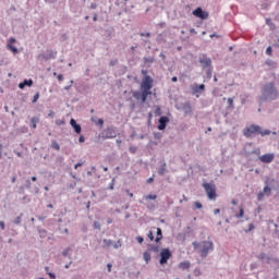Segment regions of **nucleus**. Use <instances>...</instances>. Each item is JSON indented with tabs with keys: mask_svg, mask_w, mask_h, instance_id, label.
Listing matches in <instances>:
<instances>
[{
	"mask_svg": "<svg viewBox=\"0 0 279 279\" xmlns=\"http://www.w3.org/2000/svg\"><path fill=\"white\" fill-rule=\"evenodd\" d=\"M266 53H267V56H272L274 49L271 48V46H268V47H267Z\"/></svg>",
	"mask_w": 279,
	"mask_h": 279,
	"instance_id": "obj_37",
	"label": "nucleus"
},
{
	"mask_svg": "<svg viewBox=\"0 0 279 279\" xmlns=\"http://www.w3.org/2000/svg\"><path fill=\"white\" fill-rule=\"evenodd\" d=\"M179 267L180 269H189L191 267V262H181Z\"/></svg>",
	"mask_w": 279,
	"mask_h": 279,
	"instance_id": "obj_27",
	"label": "nucleus"
},
{
	"mask_svg": "<svg viewBox=\"0 0 279 279\" xmlns=\"http://www.w3.org/2000/svg\"><path fill=\"white\" fill-rule=\"evenodd\" d=\"M114 182H116V179L113 178L109 185V191H114Z\"/></svg>",
	"mask_w": 279,
	"mask_h": 279,
	"instance_id": "obj_45",
	"label": "nucleus"
},
{
	"mask_svg": "<svg viewBox=\"0 0 279 279\" xmlns=\"http://www.w3.org/2000/svg\"><path fill=\"white\" fill-rule=\"evenodd\" d=\"M23 221V214H20V216H17L13 223H15V226H21V222Z\"/></svg>",
	"mask_w": 279,
	"mask_h": 279,
	"instance_id": "obj_29",
	"label": "nucleus"
},
{
	"mask_svg": "<svg viewBox=\"0 0 279 279\" xmlns=\"http://www.w3.org/2000/svg\"><path fill=\"white\" fill-rule=\"evenodd\" d=\"M48 276L50 279H56V274H53V272H48Z\"/></svg>",
	"mask_w": 279,
	"mask_h": 279,
	"instance_id": "obj_62",
	"label": "nucleus"
},
{
	"mask_svg": "<svg viewBox=\"0 0 279 279\" xmlns=\"http://www.w3.org/2000/svg\"><path fill=\"white\" fill-rule=\"evenodd\" d=\"M228 105L232 107L234 105V100L232 98H228Z\"/></svg>",
	"mask_w": 279,
	"mask_h": 279,
	"instance_id": "obj_57",
	"label": "nucleus"
},
{
	"mask_svg": "<svg viewBox=\"0 0 279 279\" xmlns=\"http://www.w3.org/2000/svg\"><path fill=\"white\" fill-rule=\"evenodd\" d=\"M69 252H71V247L65 248V250L62 252V256H69Z\"/></svg>",
	"mask_w": 279,
	"mask_h": 279,
	"instance_id": "obj_48",
	"label": "nucleus"
},
{
	"mask_svg": "<svg viewBox=\"0 0 279 279\" xmlns=\"http://www.w3.org/2000/svg\"><path fill=\"white\" fill-rule=\"evenodd\" d=\"M149 95H151V92L142 89V95H141V101L142 104H145V101H147V97H149Z\"/></svg>",
	"mask_w": 279,
	"mask_h": 279,
	"instance_id": "obj_19",
	"label": "nucleus"
},
{
	"mask_svg": "<svg viewBox=\"0 0 279 279\" xmlns=\"http://www.w3.org/2000/svg\"><path fill=\"white\" fill-rule=\"evenodd\" d=\"M52 149H56L57 151H60V144H58V141L53 140L51 144Z\"/></svg>",
	"mask_w": 279,
	"mask_h": 279,
	"instance_id": "obj_32",
	"label": "nucleus"
},
{
	"mask_svg": "<svg viewBox=\"0 0 279 279\" xmlns=\"http://www.w3.org/2000/svg\"><path fill=\"white\" fill-rule=\"evenodd\" d=\"M198 62H199L202 69L213 68V60L206 53H201L198 56Z\"/></svg>",
	"mask_w": 279,
	"mask_h": 279,
	"instance_id": "obj_5",
	"label": "nucleus"
},
{
	"mask_svg": "<svg viewBox=\"0 0 279 279\" xmlns=\"http://www.w3.org/2000/svg\"><path fill=\"white\" fill-rule=\"evenodd\" d=\"M93 21H94V22H97V21H98L97 13H93Z\"/></svg>",
	"mask_w": 279,
	"mask_h": 279,
	"instance_id": "obj_64",
	"label": "nucleus"
},
{
	"mask_svg": "<svg viewBox=\"0 0 279 279\" xmlns=\"http://www.w3.org/2000/svg\"><path fill=\"white\" fill-rule=\"evenodd\" d=\"M194 206H195V208H197L198 210L202 209V208H204V205H202V203H199V202H194Z\"/></svg>",
	"mask_w": 279,
	"mask_h": 279,
	"instance_id": "obj_40",
	"label": "nucleus"
},
{
	"mask_svg": "<svg viewBox=\"0 0 279 279\" xmlns=\"http://www.w3.org/2000/svg\"><path fill=\"white\" fill-rule=\"evenodd\" d=\"M208 199H217V187L213 183H203Z\"/></svg>",
	"mask_w": 279,
	"mask_h": 279,
	"instance_id": "obj_4",
	"label": "nucleus"
},
{
	"mask_svg": "<svg viewBox=\"0 0 279 279\" xmlns=\"http://www.w3.org/2000/svg\"><path fill=\"white\" fill-rule=\"evenodd\" d=\"M156 175L155 174H153V177H150V178H148L147 179V184H151V182H154V178H155Z\"/></svg>",
	"mask_w": 279,
	"mask_h": 279,
	"instance_id": "obj_56",
	"label": "nucleus"
},
{
	"mask_svg": "<svg viewBox=\"0 0 279 279\" xmlns=\"http://www.w3.org/2000/svg\"><path fill=\"white\" fill-rule=\"evenodd\" d=\"M7 48L12 51V53H14V56H16V53H19V48H16L15 46H13L12 44H8Z\"/></svg>",
	"mask_w": 279,
	"mask_h": 279,
	"instance_id": "obj_26",
	"label": "nucleus"
},
{
	"mask_svg": "<svg viewBox=\"0 0 279 279\" xmlns=\"http://www.w3.org/2000/svg\"><path fill=\"white\" fill-rule=\"evenodd\" d=\"M96 125H99V128H104V119H98V121L96 122Z\"/></svg>",
	"mask_w": 279,
	"mask_h": 279,
	"instance_id": "obj_46",
	"label": "nucleus"
},
{
	"mask_svg": "<svg viewBox=\"0 0 279 279\" xmlns=\"http://www.w3.org/2000/svg\"><path fill=\"white\" fill-rule=\"evenodd\" d=\"M25 86H28V88H32L34 86V80H24L23 82L19 83V88L23 90Z\"/></svg>",
	"mask_w": 279,
	"mask_h": 279,
	"instance_id": "obj_17",
	"label": "nucleus"
},
{
	"mask_svg": "<svg viewBox=\"0 0 279 279\" xmlns=\"http://www.w3.org/2000/svg\"><path fill=\"white\" fill-rule=\"evenodd\" d=\"M24 189H32V181H29V179L26 180V184L24 185Z\"/></svg>",
	"mask_w": 279,
	"mask_h": 279,
	"instance_id": "obj_44",
	"label": "nucleus"
},
{
	"mask_svg": "<svg viewBox=\"0 0 279 279\" xmlns=\"http://www.w3.org/2000/svg\"><path fill=\"white\" fill-rule=\"evenodd\" d=\"M39 119L34 117L31 119V128H33V130H36V124L38 123Z\"/></svg>",
	"mask_w": 279,
	"mask_h": 279,
	"instance_id": "obj_28",
	"label": "nucleus"
},
{
	"mask_svg": "<svg viewBox=\"0 0 279 279\" xmlns=\"http://www.w3.org/2000/svg\"><path fill=\"white\" fill-rule=\"evenodd\" d=\"M146 199H158V195L149 194V195L146 196Z\"/></svg>",
	"mask_w": 279,
	"mask_h": 279,
	"instance_id": "obj_39",
	"label": "nucleus"
},
{
	"mask_svg": "<svg viewBox=\"0 0 279 279\" xmlns=\"http://www.w3.org/2000/svg\"><path fill=\"white\" fill-rule=\"evenodd\" d=\"M193 16H195L196 19H201V21H206V19H208L209 14L208 11H204V9H202L201 7H197L193 12H192Z\"/></svg>",
	"mask_w": 279,
	"mask_h": 279,
	"instance_id": "obj_9",
	"label": "nucleus"
},
{
	"mask_svg": "<svg viewBox=\"0 0 279 279\" xmlns=\"http://www.w3.org/2000/svg\"><path fill=\"white\" fill-rule=\"evenodd\" d=\"M38 99H40V93H36L33 97V104H36V101H38Z\"/></svg>",
	"mask_w": 279,
	"mask_h": 279,
	"instance_id": "obj_36",
	"label": "nucleus"
},
{
	"mask_svg": "<svg viewBox=\"0 0 279 279\" xmlns=\"http://www.w3.org/2000/svg\"><path fill=\"white\" fill-rule=\"evenodd\" d=\"M104 243V247H114V250H119V247H121L120 241H118V243H114V241L112 240H108V239H104L102 240Z\"/></svg>",
	"mask_w": 279,
	"mask_h": 279,
	"instance_id": "obj_14",
	"label": "nucleus"
},
{
	"mask_svg": "<svg viewBox=\"0 0 279 279\" xmlns=\"http://www.w3.org/2000/svg\"><path fill=\"white\" fill-rule=\"evenodd\" d=\"M159 175H165L167 173V162H162L161 167L158 170Z\"/></svg>",
	"mask_w": 279,
	"mask_h": 279,
	"instance_id": "obj_25",
	"label": "nucleus"
},
{
	"mask_svg": "<svg viewBox=\"0 0 279 279\" xmlns=\"http://www.w3.org/2000/svg\"><path fill=\"white\" fill-rule=\"evenodd\" d=\"M256 134H260V136H269V134H271V131L269 129L263 131V128H260V125L255 124H251L243 131V135L246 138H252V136H256Z\"/></svg>",
	"mask_w": 279,
	"mask_h": 279,
	"instance_id": "obj_3",
	"label": "nucleus"
},
{
	"mask_svg": "<svg viewBox=\"0 0 279 279\" xmlns=\"http://www.w3.org/2000/svg\"><path fill=\"white\" fill-rule=\"evenodd\" d=\"M143 258H144L146 265H149V260H151V253H149V251L144 252Z\"/></svg>",
	"mask_w": 279,
	"mask_h": 279,
	"instance_id": "obj_23",
	"label": "nucleus"
},
{
	"mask_svg": "<svg viewBox=\"0 0 279 279\" xmlns=\"http://www.w3.org/2000/svg\"><path fill=\"white\" fill-rule=\"evenodd\" d=\"M141 95H142V92H140V90L133 92V97H134V99H136L137 101L141 100Z\"/></svg>",
	"mask_w": 279,
	"mask_h": 279,
	"instance_id": "obj_33",
	"label": "nucleus"
},
{
	"mask_svg": "<svg viewBox=\"0 0 279 279\" xmlns=\"http://www.w3.org/2000/svg\"><path fill=\"white\" fill-rule=\"evenodd\" d=\"M206 76H207V80L213 78V66L211 68H206Z\"/></svg>",
	"mask_w": 279,
	"mask_h": 279,
	"instance_id": "obj_31",
	"label": "nucleus"
},
{
	"mask_svg": "<svg viewBox=\"0 0 279 279\" xmlns=\"http://www.w3.org/2000/svg\"><path fill=\"white\" fill-rule=\"evenodd\" d=\"M0 228L1 230H5V222L3 220H0Z\"/></svg>",
	"mask_w": 279,
	"mask_h": 279,
	"instance_id": "obj_58",
	"label": "nucleus"
},
{
	"mask_svg": "<svg viewBox=\"0 0 279 279\" xmlns=\"http://www.w3.org/2000/svg\"><path fill=\"white\" fill-rule=\"evenodd\" d=\"M279 99V90L276 86V82H268L265 83L260 87V95L257 96V101L259 106H263V104L276 101Z\"/></svg>",
	"mask_w": 279,
	"mask_h": 279,
	"instance_id": "obj_1",
	"label": "nucleus"
},
{
	"mask_svg": "<svg viewBox=\"0 0 279 279\" xmlns=\"http://www.w3.org/2000/svg\"><path fill=\"white\" fill-rule=\"evenodd\" d=\"M263 197H265V193L259 192V193L257 194V199H258V202H263Z\"/></svg>",
	"mask_w": 279,
	"mask_h": 279,
	"instance_id": "obj_41",
	"label": "nucleus"
},
{
	"mask_svg": "<svg viewBox=\"0 0 279 279\" xmlns=\"http://www.w3.org/2000/svg\"><path fill=\"white\" fill-rule=\"evenodd\" d=\"M275 158H276V155L271 153L259 156L260 162H264L265 165H270V162H274Z\"/></svg>",
	"mask_w": 279,
	"mask_h": 279,
	"instance_id": "obj_12",
	"label": "nucleus"
},
{
	"mask_svg": "<svg viewBox=\"0 0 279 279\" xmlns=\"http://www.w3.org/2000/svg\"><path fill=\"white\" fill-rule=\"evenodd\" d=\"M154 88V78L151 76H146L142 80L141 89L151 92Z\"/></svg>",
	"mask_w": 279,
	"mask_h": 279,
	"instance_id": "obj_8",
	"label": "nucleus"
},
{
	"mask_svg": "<svg viewBox=\"0 0 279 279\" xmlns=\"http://www.w3.org/2000/svg\"><path fill=\"white\" fill-rule=\"evenodd\" d=\"M86 141V138L84 137V135H81L78 137V143H84Z\"/></svg>",
	"mask_w": 279,
	"mask_h": 279,
	"instance_id": "obj_60",
	"label": "nucleus"
},
{
	"mask_svg": "<svg viewBox=\"0 0 279 279\" xmlns=\"http://www.w3.org/2000/svg\"><path fill=\"white\" fill-rule=\"evenodd\" d=\"M144 64H147L149 66V64H154V62H156V59H154V57H144L143 58Z\"/></svg>",
	"mask_w": 279,
	"mask_h": 279,
	"instance_id": "obj_24",
	"label": "nucleus"
},
{
	"mask_svg": "<svg viewBox=\"0 0 279 279\" xmlns=\"http://www.w3.org/2000/svg\"><path fill=\"white\" fill-rule=\"evenodd\" d=\"M148 251L158 254V252H160V246L158 244H150L148 245Z\"/></svg>",
	"mask_w": 279,
	"mask_h": 279,
	"instance_id": "obj_22",
	"label": "nucleus"
},
{
	"mask_svg": "<svg viewBox=\"0 0 279 279\" xmlns=\"http://www.w3.org/2000/svg\"><path fill=\"white\" fill-rule=\"evenodd\" d=\"M82 165H84L83 162H77L75 166H74V169H80V167H82Z\"/></svg>",
	"mask_w": 279,
	"mask_h": 279,
	"instance_id": "obj_63",
	"label": "nucleus"
},
{
	"mask_svg": "<svg viewBox=\"0 0 279 279\" xmlns=\"http://www.w3.org/2000/svg\"><path fill=\"white\" fill-rule=\"evenodd\" d=\"M256 258L257 260H260L263 265H265V260H266V265H271V263H276V264L279 263L278 258L270 257L266 253H260L259 255L256 256Z\"/></svg>",
	"mask_w": 279,
	"mask_h": 279,
	"instance_id": "obj_7",
	"label": "nucleus"
},
{
	"mask_svg": "<svg viewBox=\"0 0 279 279\" xmlns=\"http://www.w3.org/2000/svg\"><path fill=\"white\" fill-rule=\"evenodd\" d=\"M101 138H117V130L113 126H109L101 132Z\"/></svg>",
	"mask_w": 279,
	"mask_h": 279,
	"instance_id": "obj_10",
	"label": "nucleus"
},
{
	"mask_svg": "<svg viewBox=\"0 0 279 279\" xmlns=\"http://www.w3.org/2000/svg\"><path fill=\"white\" fill-rule=\"evenodd\" d=\"M194 250L198 251L202 258H206L208 256L209 252H213L215 250V244L213 241H203V242H193L192 243Z\"/></svg>",
	"mask_w": 279,
	"mask_h": 279,
	"instance_id": "obj_2",
	"label": "nucleus"
},
{
	"mask_svg": "<svg viewBox=\"0 0 279 279\" xmlns=\"http://www.w3.org/2000/svg\"><path fill=\"white\" fill-rule=\"evenodd\" d=\"M147 236H148V239H149L150 241H154V232H153V231H149V232L147 233Z\"/></svg>",
	"mask_w": 279,
	"mask_h": 279,
	"instance_id": "obj_50",
	"label": "nucleus"
},
{
	"mask_svg": "<svg viewBox=\"0 0 279 279\" xmlns=\"http://www.w3.org/2000/svg\"><path fill=\"white\" fill-rule=\"evenodd\" d=\"M159 256H160L159 264L167 265V263H169V258H171V256H173V254L171 253V250L162 248L160 251Z\"/></svg>",
	"mask_w": 279,
	"mask_h": 279,
	"instance_id": "obj_6",
	"label": "nucleus"
},
{
	"mask_svg": "<svg viewBox=\"0 0 279 279\" xmlns=\"http://www.w3.org/2000/svg\"><path fill=\"white\" fill-rule=\"evenodd\" d=\"M154 230H157L156 234V239L155 242L160 243L161 239H162V229L160 228H154Z\"/></svg>",
	"mask_w": 279,
	"mask_h": 279,
	"instance_id": "obj_21",
	"label": "nucleus"
},
{
	"mask_svg": "<svg viewBox=\"0 0 279 279\" xmlns=\"http://www.w3.org/2000/svg\"><path fill=\"white\" fill-rule=\"evenodd\" d=\"M160 114H162V110L160 109V107H157L155 110V117H160Z\"/></svg>",
	"mask_w": 279,
	"mask_h": 279,
	"instance_id": "obj_38",
	"label": "nucleus"
},
{
	"mask_svg": "<svg viewBox=\"0 0 279 279\" xmlns=\"http://www.w3.org/2000/svg\"><path fill=\"white\" fill-rule=\"evenodd\" d=\"M97 3L96 2H92L89 5V10H97Z\"/></svg>",
	"mask_w": 279,
	"mask_h": 279,
	"instance_id": "obj_49",
	"label": "nucleus"
},
{
	"mask_svg": "<svg viewBox=\"0 0 279 279\" xmlns=\"http://www.w3.org/2000/svg\"><path fill=\"white\" fill-rule=\"evenodd\" d=\"M140 36H142V37L146 36L147 38H150L151 33H140Z\"/></svg>",
	"mask_w": 279,
	"mask_h": 279,
	"instance_id": "obj_52",
	"label": "nucleus"
},
{
	"mask_svg": "<svg viewBox=\"0 0 279 279\" xmlns=\"http://www.w3.org/2000/svg\"><path fill=\"white\" fill-rule=\"evenodd\" d=\"M141 73L144 77H149L147 70H142Z\"/></svg>",
	"mask_w": 279,
	"mask_h": 279,
	"instance_id": "obj_54",
	"label": "nucleus"
},
{
	"mask_svg": "<svg viewBox=\"0 0 279 279\" xmlns=\"http://www.w3.org/2000/svg\"><path fill=\"white\" fill-rule=\"evenodd\" d=\"M265 184H266V185L264 186L262 193H264V195H267V196L269 197V195H271V187H269V181L266 180V181H265Z\"/></svg>",
	"mask_w": 279,
	"mask_h": 279,
	"instance_id": "obj_20",
	"label": "nucleus"
},
{
	"mask_svg": "<svg viewBox=\"0 0 279 279\" xmlns=\"http://www.w3.org/2000/svg\"><path fill=\"white\" fill-rule=\"evenodd\" d=\"M245 215V210H243V208H240L239 214L235 215L236 219H241V217H243Z\"/></svg>",
	"mask_w": 279,
	"mask_h": 279,
	"instance_id": "obj_34",
	"label": "nucleus"
},
{
	"mask_svg": "<svg viewBox=\"0 0 279 279\" xmlns=\"http://www.w3.org/2000/svg\"><path fill=\"white\" fill-rule=\"evenodd\" d=\"M219 95V88H215L214 90H213V96L214 97H217Z\"/></svg>",
	"mask_w": 279,
	"mask_h": 279,
	"instance_id": "obj_55",
	"label": "nucleus"
},
{
	"mask_svg": "<svg viewBox=\"0 0 279 279\" xmlns=\"http://www.w3.org/2000/svg\"><path fill=\"white\" fill-rule=\"evenodd\" d=\"M206 90V85L204 84H194L192 86V95H197L198 93H204Z\"/></svg>",
	"mask_w": 279,
	"mask_h": 279,
	"instance_id": "obj_15",
	"label": "nucleus"
},
{
	"mask_svg": "<svg viewBox=\"0 0 279 279\" xmlns=\"http://www.w3.org/2000/svg\"><path fill=\"white\" fill-rule=\"evenodd\" d=\"M70 125L73 128L75 134H82V125H80L75 119L72 118L70 120Z\"/></svg>",
	"mask_w": 279,
	"mask_h": 279,
	"instance_id": "obj_16",
	"label": "nucleus"
},
{
	"mask_svg": "<svg viewBox=\"0 0 279 279\" xmlns=\"http://www.w3.org/2000/svg\"><path fill=\"white\" fill-rule=\"evenodd\" d=\"M56 124H57V125H64V120H57V121H56Z\"/></svg>",
	"mask_w": 279,
	"mask_h": 279,
	"instance_id": "obj_59",
	"label": "nucleus"
},
{
	"mask_svg": "<svg viewBox=\"0 0 279 279\" xmlns=\"http://www.w3.org/2000/svg\"><path fill=\"white\" fill-rule=\"evenodd\" d=\"M136 241H137V243H143V241H145V239H143V236H137Z\"/></svg>",
	"mask_w": 279,
	"mask_h": 279,
	"instance_id": "obj_61",
	"label": "nucleus"
},
{
	"mask_svg": "<svg viewBox=\"0 0 279 279\" xmlns=\"http://www.w3.org/2000/svg\"><path fill=\"white\" fill-rule=\"evenodd\" d=\"M94 229L101 230V223H99V221H94Z\"/></svg>",
	"mask_w": 279,
	"mask_h": 279,
	"instance_id": "obj_35",
	"label": "nucleus"
},
{
	"mask_svg": "<svg viewBox=\"0 0 279 279\" xmlns=\"http://www.w3.org/2000/svg\"><path fill=\"white\" fill-rule=\"evenodd\" d=\"M254 223H250L248 225V229L247 230H245V233L247 234L248 232H252V230H254Z\"/></svg>",
	"mask_w": 279,
	"mask_h": 279,
	"instance_id": "obj_42",
	"label": "nucleus"
},
{
	"mask_svg": "<svg viewBox=\"0 0 279 279\" xmlns=\"http://www.w3.org/2000/svg\"><path fill=\"white\" fill-rule=\"evenodd\" d=\"M137 149H138V148H136V146H131V147L129 148V151H131V154H136Z\"/></svg>",
	"mask_w": 279,
	"mask_h": 279,
	"instance_id": "obj_47",
	"label": "nucleus"
},
{
	"mask_svg": "<svg viewBox=\"0 0 279 279\" xmlns=\"http://www.w3.org/2000/svg\"><path fill=\"white\" fill-rule=\"evenodd\" d=\"M182 111L184 112V114H191V112H193V109L191 108V102H184L182 104Z\"/></svg>",
	"mask_w": 279,
	"mask_h": 279,
	"instance_id": "obj_18",
	"label": "nucleus"
},
{
	"mask_svg": "<svg viewBox=\"0 0 279 279\" xmlns=\"http://www.w3.org/2000/svg\"><path fill=\"white\" fill-rule=\"evenodd\" d=\"M159 125L157 126L158 130H160V132H162V130H167V124L169 123V117L167 116H162L159 118L158 120Z\"/></svg>",
	"mask_w": 279,
	"mask_h": 279,
	"instance_id": "obj_13",
	"label": "nucleus"
},
{
	"mask_svg": "<svg viewBox=\"0 0 279 279\" xmlns=\"http://www.w3.org/2000/svg\"><path fill=\"white\" fill-rule=\"evenodd\" d=\"M250 267H251L252 271H254V269H258V263H252L250 265Z\"/></svg>",
	"mask_w": 279,
	"mask_h": 279,
	"instance_id": "obj_43",
	"label": "nucleus"
},
{
	"mask_svg": "<svg viewBox=\"0 0 279 279\" xmlns=\"http://www.w3.org/2000/svg\"><path fill=\"white\" fill-rule=\"evenodd\" d=\"M19 193L20 195H23L25 193V185L20 186Z\"/></svg>",
	"mask_w": 279,
	"mask_h": 279,
	"instance_id": "obj_51",
	"label": "nucleus"
},
{
	"mask_svg": "<svg viewBox=\"0 0 279 279\" xmlns=\"http://www.w3.org/2000/svg\"><path fill=\"white\" fill-rule=\"evenodd\" d=\"M38 234H39L40 239H47V230L38 229Z\"/></svg>",
	"mask_w": 279,
	"mask_h": 279,
	"instance_id": "obj_30",
	"label": "nucleus"
},
{
	"mask_svg": "<svg viewBox=\"0 0 279 279\" xmlns=\"http://www.w3.org/2000/svg\"><path fill=\"white\" fill-rule=\"evenodd\" d=\"M58 52L53 50H47L46 52L38 56V60H56V56Z\"/></svg>",
	"mask_w": 279,
	"mask_h": 279,
	"instance_id": "obj_11",
	"label": "nucleus"
},
{
	"mask_svg": "<svg viewBox=\"0 0 279 279\" xmlns=\"http://www.w3.org/2000/svg\"><path fill=\"white\" fill-rule=\"evenodd\" d=\"M267 66H274V61L271 59L266 60Z\"/></svg>",
	"mask_w": 279,
	"mask_h": 279,
	"instance_id": "obj_53",
	"label": "nucleus"
}]
</instances>
